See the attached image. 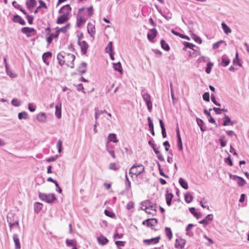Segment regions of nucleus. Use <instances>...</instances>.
<instances>
[{
  "label": "nucleus",
  "mask_w": 249,
  "mask_h": 249,
  "mask_svg": "<svg viewBox=\"0 0 249 249\" xmlns=\"http://www.w3.org/2000/svg\"><path fill=\"white\" fill-rule=\"evenodd\" d=\"M233 65L238 66L239 67L242 66V60L240 59L239 54L237 52L236 53L235 57L232 60Z\"/></svg>",
  "instance_id": "obj_21"
},
{
  "label": "nucleus",
  "mask_w": 249,
  "mask_h": 249,
  "mask_svg": "<svg viewBox=\"0 0 249 249\" xmlns=\"http://www.w3.org/2000/svg\"><path fill=\"white\" fill-rule=\"evenodd\" d=\"M213 66V63H211V62H209L207 64V67L205 69V71L207 73L209 74L211 72Z\"/></svg>",
  "instance_id": "obj_55"
},
{
  "label": "nucleus",
  "mask_w": 249,
  "mask_h": 249,
  "mask_svg": "<svg viewBox=\"0 0 249 249\" xmlns=\"http://www.w3.org/2000/svg\"><path fill=\"white\" fill-rule=\"evenodd\" d=\"M223 121V126L232 125L234 124V122L231 120L230 117L226 114L224 115Z\"/></svg>",
  "instance_id": "obj_16"
},
{
  "label": "nucleus",
  "mask_w": 249,
  "mask_h": 249,
  "mask_svg": "<svg viewBox=\"0 0 249 249\" xmlns=\"http://www.w3.org/2000/svg\"><path fill=\"white\" fill-rule=\"evenodd\" d=\"M68 20V16L66 15V14H63L58 18L56 20V23L58 24H63L67 21Z\"/></svg>",
  "instance_id": "obj_17"
},
{
  "label": "nucleus",
  "mask_w": 249,
  "mask_h": 249,
  "mask_svg": "<svg viewBox=\"0 0 249 249\" xmlns=\"http://www.w3.org/2000/svg\"><path fill=\"white\" fill-rule=\"evenodd\" d=\"M221 61L219 64L221 66L226 67L228 66L230 63V59L226 54H224L221 57Z\"/></svg>",
  "instance_id": "obj_13"
},
{
  "label": "nucleus",
  "mask_w": 249,
  "mask_h": 249,
  "mask_svg": "<svg viewBox=\"0 0 249 249\" xmlns=\"http://www.w3.org/2000/svg\"><path fill=\"white\" fill-rule=\"evenodd\" d=\"M161 47L166 51L170 50V47L169 45L166 42L164 39H161L160 42Z\"/></svg>",
  "instance_id": "obj_43"
},
{
  "label": "nucleus",
  "mask_w": 249,
  "mask_h": 249,
  "mask_svg": "<svg viewBox=\"0 0 249 249\" xmlns=\"http://www.w3.org/2000/svg\"><path fill=\"white\" fill-rule=\"evenodd\" d=\"M52 56V53L50 52L44 53L42 55V59L43 62L47 65H49V62L47 61V59L51 58Z\"/></svg>",
  "instance_id": "obj_26"
},
{
  "label": "nucleus",
  "mask_w": 249,
  "mask_h": 249,
  "mask_svg": "<svg viewBox=\"0 0 249 249\" xmlns=\"http://www.w3.org/2000/svg\"><path fill=\"white\" fill-rule=\"evenodd\" d=\"M176 133H177V137L178 139V140H177L178 147V150L179 151H181L182 150L183 147H182V140H181V136H180V133H179V128L178 126L176 128Z\"/></svg>",
  "instance_id": "obj_11"
},
{
  "label": "nucleus",
  "mask_w": 249,
  "mask_h": 249,
  "mask_svg": "<svg viewBox=\"0 0 249 249\" xmlns=\"http://www.w3.org/2000/svg\"><path fill=\"white\" fill-rule=\"evenodd\" d=\"M166 235L169 240H171L172 238V232L171 229L168 227H166L165 229Z\"/></svg>",
  "instance_id": "obj_48"
},
{
  "label": "nucleus",
  "mask_w": 249,
  "mask_h": 249,
  "mask_svg": "<svg viewBox=\"0 0 249 249\" xmlns=\"http://www.w3.org/2000/svg\"><path fill=\"white\" fill-rule=\"evenodd\" d=\"M213 217V215L212 214H208L205 217L204 219L200 221L199 223L200 224H203L204 225H207L209 221H211L212 220Z\"/></svg>",
  "instance_id": "obj_38"
},
{
  "label": "nucleus",
  "mask_w": 249,
  "mask_h": 249,
  "mask_svg": "<svg viewBox=\"0 0 249 249\" xmlns=\"http://www.w3.org/2000/svg\"><path fill=\"white\" fill-rule=\"evenodd\" d=\"M77 23L76 25L78 27H80L81 24L86 21V19L83 18L82 17L79 16L78 15L77 16Z\"/></svg>",
  "instance_id": "obj_45"
},
{
  "label": "nucleus",
  "mask_w": 249,
  "mask_h": 249,
  "mask_svg": "<svg viewBox=\"0 0 249 249\" xmlns=\"http://www.w3.org/2000/svg\"><path fill=\"white\" fill-rule=\"evenodd\" d=\"M28 109L31 112H34L36 110V107L34 104L32 103L28 104Z\"/></svg>",
  "instance_id": "obj_64"
},
{
  "label": "nucleus",
  "mask_w": 249,
  "mask_h": 249,
  "mask_svg": "<svg viewBox=\"0 0 249 249\" xmlns=\"http://www.w3.org/2000/svg\"><path fill=\"white\" fill-rule=\"evenodd\" d=\"M38 2L40 4V5L38 6L37 7V9H39L41 8H47V6L46 4V3L42 0H38Z\"/></svg>",
  "instance_id": "obj_60"
},
{
  "label": "nucleus",
  "mask_w": 249,
  "mask_h": 249,
  "mask_svg": "<svg viewBox=\"0 0 249 249\" xmlns=\"http://www.w3.org/2000/svg\"><path fill=\"white\" fill-rule=\"evenodd\" d=\"M13 21L14 22H17L20 25H24L26 24L24 20L19 15H15L13 17Z\"/></svg>",
  "instance_id": "obj_18"
},
{
  "label": "nucleus",
  "mask_w": 249,
  "mask_h": 249,
  "mask_svg": "<svg viewBox=\"0 0 249 249\" xmlns=\"http://www.w3.org/2000/svg\"><path fill=\"white\" fill-rule=\"evenodd\" d=\"M173 197L174 195L172 193H168V191H166L165 194V198L166 204L168 206H171L172 200Z\"/></svg>",
  "instance_id": "obj_20"
},
{
  "label": "nucleus",
  "mask_w": 249,
  "mask_h": 249,
  "mask_svg": "<svg viewBox=\"0 0 249 249\" xmlns=\"http://www.w3.org/2000/svg\"><path fill=\"white\" fill-rule=\"evenodd\" d=\"M125 190L128 191L131 188V182L129 180L127 175L126 172H125Z\"/></svg>",
  "instance_id": "obj_36"
},
{
  "label": "nucleus",
  "mask_w": 249,
  "mask_h": 249,
  "mask_svg": "<svg viewBox=\"0 0 249 249\" xmlns=\"http://www.w3.org/2000/svg\"><path fill=\"white\" fill-rule=\"evenodd\" d=\"M178 182L180 186L184 189L188 188V185L187 182L183 178H180L178 180Z\"/></svg>",
  "instance_id": "obj_40"
},
{
  "label": "nucleus",
  "mask_w": 249,
  "mask_h": 249,
  "mask_svg": "<svg viewBox=\"0 0 249 249\" xmlns=\"http://www.w3.org/2000/svg\"><path fill=\"white\" fill-rule=\"evenodd\" d=\"M185 201L187 203H190L193 199V196L189 193H186L184 195Z\"/></svg>",
  "instance_id": "obj_46"
},
{
  "label": "nucleus",
  "mask_w": 249,
  "mask_h": 249,
  "mask_svg": "<svg viewBox=\"0 0 249 249\" xmlns=\"http://www.w3.org/2000/svg\"><path fill=\"white\" fill-rule=\"evenodd\" d=\"M104 213L106 215L111 218H114L115 216V214L113 212L108 211L107 210H105L104 211Z\"/></svg>",
  "instance_id": "obj_56"
},
{
  "label": "nucleus",
  "mask_w": 249,
  "mask_h": 249,
  "mask_svg": "<svg viewBox=\"0 0 249 249\" xmlns=\"http://www.w3.org/2000/svg\"><path fill=\"white\" fill-rule=\"evenodd\" d=\"M193 39L197 43L199 44H201L202 43L201 39L197 35H195L194 33H192L191 35Z\"/></svg>",
  "instance_id": "obj_52"
},
{
  "label": "nucleus",
  "mask_w": 249,
  "mask_h": 249,
  "mask_svg": "<svg viewBox=\"0 0 249 249\" xmlns=\"http://www.w3.org/2000/svg\"><path fill=\"white\" fill-rule=\"evenodd\" d=\"M89 48V45L86 41H82L81 46L80 47L81 51L83 54H86L87 52V50Z\"/></svg>",
  "instance_id": "obj_24"
},
{
  "label": "nucleus",
  "mask_w": 249,
  "mask_h": 249,
  "mask_svg": "<svg viewBox=\"0 0 249 249\" xmlns=\"http://www.w3.org/2000/svg\"><path fill=\"white\" fill-rule=\"evenodd\" d=\"M107 142H112L114 143L117 142H118V140L117 139L116 134L114 133L109 134L108 136Z\"/></svg>",
  "instance_id": "obj_42"
},
{
  "label": "nucleus",
  "mask_w": 249,
  "mask_h": 249,
  "mask_svg": "<svg viewBox=\"0 0 249 249\" xmlns=\"http://www.w3.org/2000/svg\"><path fill=\"white\" fill-rule=\"evenodd\" d=\"M148 123V126L149 127V130L150 131L151 134L153 136H155V132L154 130V124L152 122V120H151V118L150 117H148L147 118Z\"/></svg>",
  "instance_id": "obj_32"
},
{
  "label": "nucleus",
  "mask_w": 249,
  "mask_h": 249,
  "mask_svg": "<svg viewBox=\"0 0 249 249\" xmlns=\"http://www.w3.org/2000/svg\"><path fill=\"white\" fill-rule=\"evenodd\" d=\"M183 44L184 45V47L183 50H185L186 48H189L192 50V51H195L194 49V47H196L195 45L188 42H184Z\"/></svg>",
  "instance_id": "obj_44"
},
{
  "label": "nucleus",
  "mask_w": 249,
  "mask_h": 249,
  "mask_svg": "<svg viewBox=\"0 0 249 249\" xmlns=\"http://www.w3.org/2000/svg\"><path fill=\"white\" fill-rule=\"evenodd\" d=\"M10 216H12V213H8L7 216V221L8 223L9 226L10 227V230L12 229V227L15 225L18 226L19 222L18 220H16V221L12 222L11 221H10L9 218H10Z\"/></svg>",
  "instance_id": "obj_25"
},
{
  "label": "nucleus",
  "mask_w": 249,
  "mask_h": 249,
  "mask_svg": "<svg viewBox=\"0 0 249 249\" xmlns=\"http://www.w3.org/2000/svg\"><path fill=\"white\" fill-rule=\"evenodd\" d=\"M106 149H107V152L109 153V154L110 155V156L113 158L114 159L115 158V152L113 150H110L108 148V145H106Z\"/></svg>",
  "instance_id": "obj_62"
},
{
  "label": "nucleus",
  "mask_w": 249,
  "mask_h": 249,
  "mask_svg": "<svg viewBox=\"0 0 249 249\" xmlns=\"http://www.w3.org/2000/svg\"><path fill=\"white\" fill-rule=\"evenodd\" d=\"M97 241L98 243L102 245H105L108 242V240L102 235L97 237Z\"/></svg>",
  "instance_id": "obj_27"
},
{
  "label": "nucleus",
  "mask_w": 249,
  "mask_h": 249,
  "mask_svg": "<svg viewBox=\"0 0 249 249\" xmlns=\"http://www.w3.org/2000/svg\"><path fill=\"white\" fill-rule=\"evenodd\" d=\"M59 33L58 31L56 30V32L55 34L53 33H51L50 36H47L46 38L47 42H48V44H50L52 43L53 38H57L59 36Z\"/></svg>",
  "instance_id": "obj_19"
},
{
  "label": "nucleus",
  "mask_w": 249,
  "mask_h": 249,
  "mask_svg": "<svg viewBox=\"0 0 249 249\" xmlns=\"http://www.w3.org/2000/svg\"><path fill=\"white\" fill-rule=\"evenodd\" d=\"M28 117V114L25 111H22L18 114V118L19 120L26 119Z\"/></svg>",
  "instance_id": "obj_49"
},
{
  "label": "nucleus",
  "mask_w": 249,
  "mask_h": 249,
  "mask_svg": "<svg viewBox=\"0 0 249 249\" xmlns=\"http://www.w3.org/2000/svg\"><path fill=\"white\" fill-rule=\"evenodd\" d=\"M62 143H63L62 141L61 140H59L57 142L56 146H57V148L58 149V152L59 153H60L62 151V149H63Z\"/></svg>",
  "instance_id": "obj_54"
},
{
  "label": "nucleus",
  "mask_w": 249,
  "mask_h": 249,
  "mask_svg": "<svg viewBox=\"0 0 249 249\" xmlns=\"http://www.w3.org/2000/svg\"><path fill=\"white\" fill-rule=\"evenodd\" d=\"M221 27L224 33L226 35H229L231 32V30L230 27L228 26L224 21L221 23Z\"/></svg>",
  "instance_id": "obj_23"
},
{
  "label": "nucleus",
  "mask_w": 249,
  "mask_h": 249,
  "mask_svg": "<svg viewBox=\"0 0 249 249\" xmlns=\"http://www.w3.org/2000/svg\"><path fill=\"white\" fill-rule=\"evenodd\" d=\"M39 198L43 201L46 203L52 204L56 200V198L54 194H44L41 192L38 193Z\"/></svg>",
  "instance_id": "obj_3"
},
{
  "label": "nucleus",
  "mask_w": 249,
  "mask_h": 249,
  "mask_svg": "<svg viewBox=\"0 0 249 249\" xmlns=\"http://www.w3.org/2000/svg\"><path fill=\"white\" fill-rule=\"evenodd\" d=\"M141 206H145V208H142L141 207V209L146 211V210L148 209H150V210L154 211L155 213H152L153 215L155 214L157 212L156 207L157 205L155 203H153L149 199L146 200L145 201H142L141 204Z\"/></svg>",
  "instance_id": "obj_4"
},
{
  "label": "nucleus",
  "mask_w": 249,
  "mask_h": 249,
  "mask_svg": "<svg viewBox=\"0 0 249 249\" xmlns=\"http://www.w3.org/2000/svg\"><path fill=\"white\" fill-rule=\"evenodd\" d=\"M142 96L145 104L147 106L148 110L151 111L152 108V103L151 100V96L150 94L143 91L142 92Z\"/></svg>",
  "instance_id": "obj_6"
},
{
  "label": "nucleus",
  "mask_w": 249,
  "mask_h": 249,
  "mask_svg": "<svg viewBox=\"0 0 249 249\" xmlns=\"http://www.w3.org/2000/svg\"><path fill=\"white\" fill-rule=\"evenodd\" d=\"M186 244V241L185 239L180 238L177 239L176 240L175 247L176 248L183 249Z\"/></svg>",
  "instance_id": "obj_15"
},
{
  "label": "nucleus",
  "mask_w": 249,
  "mask_h": 249,
  "mask_svg": "<svg viewBox=\"0 0 249 249\" xmlns=\"http://www.w3.org/2000/svg\"><path fill=\"white\" fill-rule=\"evenodd\" d=\"M196 122L197 124L200 127L201 131L204 132L206 130V127L204 126V123L203 121L199 118H196Z\"/></svg>",
  "instance_id": "obj_37"
},
{
  "label": "nucleus",
  "mask_w": 249,
  "mask_h": 249,
  "mask_svg": "<svg viewBox=\"0 0 249 249\" xmlns=\"http://www.w3.org/2000/svg\"><path fill=\"white\" fill-rule=\"evenodd\" d=\"M36 4V0H28L26 2V5L27 9H31L32 8L34 7Z\"/></svg>",
  "instance_id": "obj_34"
},
{
  "label": "nucleus",
  "mask_w": 249,
  "mask_h": 249,
  "mask_svg": "<svg viewBox=\"0 0 249 249\" xmlns=\"http://www.w3.org/2000/svg\"><path fill=\"white\" fill-rule=\"evenodd\" d=\"M229 177L230 179L236 181L239 187H243L247 183L246 180L243 178L237 175H232L230 173L229 174Z\"/></svg>",
  "instance_id": "obj_5"
},
{
  "label": "nucleus",
  "mask_w": 249,
  "mask_h": 249,
  "mask_svg": "<svg viewBox=\"0 0 249 249\" xmlns=\"http://www.w3.org/2000/svg\"><path fill=\"white\" fill-rule=\"evenodd\" d=\"M87 64L86 62H82L78 67L79 71L80 72L81 74H83L87 71L86 67Z\"/></svg>",
  "instance_id": "obj_29"
},
{
  "label": "nucleus",
  "mask_w": 249,
  "mask_h": 249,
  "mask_svg": "<svg viewBox=\"0 0 249 249\" xmlns=\"http://www.w3.org/2000/svg\"><path fill=\"white\" fill-rule=\"evenodd\" d=\"M87 31L89 34L90 37L94 39V35L95 34V26L90 23H88L87 25Z\"/></svg>",
  "instance_id": "obj_12"
},
{
  "label": "nucleus",
  "mask_w": 249,
  "mask_h": 249,
  "mask_svg": "<svg viewBox=\"0 0 249 249\" xmlns=\"http://www.w3.org/2000/svg\"><path fill=\"white\" fill-rule=\"evenodd\" d=\"M21 32L23 34H26L27 37L30 36L28 34L33 33L35 35L36 33V30L33 28H30L28 27H24L21 28Z\"/></svg>",
  "instance_id": "obj_9"
},
{
  "label": "nucleus",
  "mask_w": 249,
  "mask_h": 249,
  "mask_svg": "<svg viewBox=\"0 0 249 249\" xmlns=\"http://www.w3.org/2000/svg\"><path fill=\"white\" fill-rule=\"evenodd\" d=\"M158 34V32L155 28L151 29L149 30L147 34L148 39L152 42H153L154 38L156 37Z\"/></svg>",
  "instance_id": "obj_8"
},
{
  "label": "nucleus",
  "mask_w": 249,
  "mask_h": 249,
  "mask_svg": "<svg viewBox=\"0 0 249 249\" xmlns=\"http://www.w3.org/2000/svg\"><path fill=\"white\" fill-rule=\"evenodd\" d=\"M144 171V167L142 164H134L129 169V174L132 177L133 175L138 177Z\"/></svg>",
  "instance_id": "obj_2"
},
{
  "label": "nucleus",
  "mask_w": 249,
  "mask_h": 249,
  "mask_svg": "<svg viewBox=\"0 0 249 249\" xmlns=\"http://www.w3.org/2000/svg\"><path fill=\"white\" fill-rule=\"evenodd\" d=\"M55 115L57 118L60 119L61 117V104L56 105L55 107Z\"/></svg>",
  "instance_id": "obj_30"
},
{
  "label": "nucleus",
  "mask_w": 249,
  "mask_h": 249,
  "mask_svg": "<svg viewBox=\"0 0 249 249\" xmlns=\"http://www.w3.org/2000/svg\"><path fill=\"white\" fill-rule=\"evenodd\" d=\"M203 99L206 101L209 102L210 101V94L208 92H205L202 95Z\"/></svg>",
  "instance_id": "obj_59"
},
{
  "label": "nucleus",
  "mask_w": 249,
  "mask_h": 249,
  "mask_svg": "<svg viewBox=\"0 0 249 249\" xmlns=\"http://www.w3.org/2000/svg\"><path fill=\"white\" fill-rule=\"evenodd\" d=\"M70 26L71 24L69 23L62 28H59L57 27L55 28V29L57 30V31H58L59 33L60 32L66 33L67 32L68 30L70 28Z\"/></svg>",
  "instance_id": "obj_31"
},
{
  "label": "nucleus",
  "mask_w": 249,
  "mask_h": 249,
  "mask_svg": "<svg viewBox=\"0 0 249 249\" xmlns=\"http://www.w3.org/2000/svg\"><path fill=\"white\" fill-rule=\"evenodd\" d=\"M43 204L39 202H35L34 204V210L35 212L36 213H39L40 210L42 209Z\"/></svg>",
  "instance_id": "obj_41"
},
{
  "label": "nucleus",
  "mask_w": 249,
  "mask_h": 249,
  "mask_svg": "<svg viewBox=\"0 0 249 249\" xmlns=\"http://www.w3.org/2000/svg\"><path fill=\"white\" fill-rule=\"evenodd\" d=\"M13 238L15 243V249H20L21 248L20 243L17 234H14Z\"/></svg>",
  "instance_id": "obj_22"
},
{
  "label": "nucleus",
  "mask_w": 249,
  "mask_h": 249,
  "mask_svg": "<svg viewBox=\"0 0 249 249\" xmlns=\"http://www.w3.org/2000/svg\"><path fill=\"white\" fill-rule=\"evenodd\" d=\"M189 211L194 216H195L197 219L200 218L202 214L200 213H196V209L194 207H191L189 208Z\"/></svg>",
  "instance_id": "obj_35"
},
{
  "label": "nucleus",
  "mask_w": 249,
  "mask_h": 249,
  "mask_svg": "<svg viewBox=\"0 0 249 249\" xmlns=\"http://www.w3.org/2000/svg\"><path fill=\"white\" fill-rule=\"evenodd\" d=\"M11 104L15 107H19L20 106V103L18 102V100L16 98H14L11 101Z\"/></svg>",
  "instance_id": "obj_58"
},
{
  "label": "nucleus",
  "mask_w": 249,
  "mask_h": 249,
  "mask_svg": "<svg viewBox=\"0 0 249 249\" xmlns=\"http://www.w3.org/2000/svg\"><path fill=\"white\" fill-rule=\"evenodd\" d=\"M142 224L143 225H146L148 227L153 229V227L158 224V220L156 218H149L144 220Z\"/></svg>",
  "instance_id": "obj_7"
},
{
  "label": "nucleus",
  "mask_w": 249,
  "mask_h": 249,
  "mask_svg": "<svg viewBox=\"0 0 249 249\" xmlns=\"http://www.w3.org/2000/svg\"><path fill=\"white\" fill-rule=\"evenodd\" d=\"M71 11V8L69 4H66L62 6L58 11L59 13H63L69 16Z\"/></svg>",
  "instance_id": "obj_10"
},
{
  "label": "nucleus",
  "mask_w": 249,
  "mask_h": 249,
  "mask_svg": "<svg viewBox=\"0 0 249 249\" xmlns=\"http://www.w3.org/2000/svg\"><path fill=\"white\" fill-rule=\"evenodd\" d=\"M225 137L224 135L220 136L219 139L220 145L222 147H225L227 144V141L225 140Z\"/></svg>",
  "instance_id": "obj_47"
},
{
  "label": "nucleus",
  "mask_w": 249,
  "mask_h": 249,
  "mask_svg": "<svg viewBox=\"0 0 249 249\" xmlns=\"http://www.w3.org/2000/svg\"><path fill=\"white\" fill-rule=\"evenodd\" d=\"M113 67L115 71L122 73L123 70L121 64L120 62H118L116 63H113Z\"/></svg>",
  "instance_id": "obj_33"
},
{
  "label": "nucleus",
  "mask_w": 249,
  "mask_h": 249,
  "mask_svg": "<svg viewBox=\"0 0 249 249\" xmlns=\"http://www.w3.org/2000/svg\"><path fill=\"white\" fill-rule=\"evenodd\" d=\"M125 243V241H116L115 242V244L116 245V246H117V247L119 249H121L120 248V247L124 246Z\"/></svg>",
  "instance_id": "obj_61"
},
{
  "label": "nucleus",
  "mask_w": 249,
  "mask_h": 249,
  "mask_svg": "<svg viewBox=\"0 0 249 249\" xmlns=\"http://www.w3.org/2000/svg\"><path fill=\"white\" fill-rule=\"evenodd\" d=\"M57 59L59 64L61 66L65 64L71 68L74 67V61L75 56L73 54L62 51L58 53L57 55Z\"/></svg>",
  "instance_id": "obj_1"
},
{
  "label": "nucleus",
  "mask_w": 249,
  "mask_h": 249,
  "mask_svg": "<svg viewBox=\"0 0 249 249\" xmlns=\"http://www.w3.org/2000/svg\"><path fill=\"white\" fill-rule=\"evenodd\" d=\"M160 239V237L158 236L156 237L151 239H144L143 241L144 243H146L148 245H154L157 244L159 242Z\"/></svg>",
  "instance_id": "obj_14"
},
{
  "label": "nucleus",
  "mask_w": 249,
  "mask_h": 249,
  "mask_svg": "<svg viewBox=\"0 0 249 249\" xmlns=\"http://www.w3.org/2000/svg\"><path fill=\"white\" fill-rule=\"evenodd\" d=\"M120 168V166L115 163H110L109 165V169L114 171H117Z\"/></svg>",
  "instance_id": "obj_50"
},
{
  "label": "nucleus",
  "mask_w": 249,
  "mask_h": 249,
  "mask_svg": "<svg viewBox=\"0 0 249 249\" xmlns=\"http://www.w3.org/2000/svg\"><path fill=\"white\" fill-rule=\"evenodd\" d=\"M171 33L172 34H173L174 35L177 36H179L181 38L186 39H187L188 40H190V37L188 36H186L185 35L181 34L180 33L178 32L175 31L174 30H171Z\"/></svg>",
  "instance_id": "obj_39"
},
{
  "label": "nucleus",
  "mask_w": 249,
  "mask_h": 249,
  "mask_svg": "<svg viewBox=\"0 0 249 249\" xmlns=\"http://www.w3.org/2000/svg\"><path fill=\"white\" fill-rule=\"evenodd\" d=\"M36 119L41 123H44L46 121V114L41 112L37 115Z\"/></svg>",
  "instance_id": "obj_28"
},
{
  "label": "nucleus",
  "mask_w": 249,
  "mask_h": 249,
  "mask_svg": "<svg viewBox=\"0 0 249 249\" xmlns=\"http://www.w3.org/2000/svg\"><path fill=\"white\" fill-rule=\"evenodd\" d=\"M113 43L110 41L108 43L107 46L106 48V52L107 53H109L110 52H113V47H112Z\"/></svg>",
  "instance_id": "obj_51"
},
{
  "label": "nucleus",
  "mask_w": 249,
  "mask_h": 249,
  "mask_svg": "<svg viewBox=\"0 0 249 249\" xmlns=\"http://www.w3.org/2000/svg\"><path fill=\"white\" fill-rule=\"evenodd\" d=\"M155 153L156 154L157 158L160 161H164V159L159 150H155Z\"/></svg>",
  "instance_id": "obj_53"
},
{
  "label": "nucleus",
  "mask_w": 249,
  "mask_h": 249,
  "mask_svg": "<svg viewBox=\"0 0 249 249\" xmlns=\"http://www.w3.org/2000/svg\"><path fill=\"white\" fill-rule=\"evenodd\" d=\"M225 163H226L229 166L232 165V161L231 158V156L229 155V156L226 158L224 160Z\"/></svg>",
  "instance_id": "obj_57"
},
{
  "label": "nucleus",
  "mask_w": 249,
  "mask_h": 249,
  "mask_svg": "<svg viewBox=\"0 0 249 249\" xmlns=\"http://www.w3.org/2000/svg\"><path fill=\"white\" fill-rule=\"evenodd\" d=\"M57 158H58V155H55L54 156L48 158L46 160V161L48 162H51L54 161L56 160Z\"/></svg>",
  "instance_id": "obj_63"
}]
</instances>
